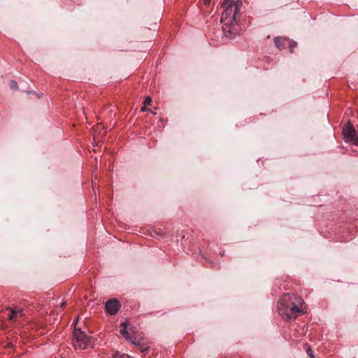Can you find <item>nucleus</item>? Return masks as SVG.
<instances>
[{
  "label": "nucleus",
  "instance_id": "obj_2",
  "mask_svg": "<svg viewBox=\"0 0 358 358\" xmlns=\"http://www.w3.org/2000/svg\"><path fill=\"white\" fill-rule=\"evenodd\" d=\"M278 311L288 319H295L305 313L306 307L301 297L289 293L284 294L278 302Z\"/></svg>",
  "mask_w": 358,
  "mask_h": 358
},
{
  "label": "nucleus",
  "instance_id": "obj_11",
  "mask_svg": "<svg viewBox=\"0 0 358 358\" xmlns=\"http://www.w3.org/2000/svg\"><path fill=\"white\" fill-rule=\"evenodd\" d=\"M9 86L12 90H16L17 88V82L15 80H10L9 83Z\"/></svg>",
  "mask_w": 358,
  "mask_h": 358
},
{
  "label": "nucleus",
  "instance_id": "obj_17",
  "mask_svg": "<svg viewBox=\"0 0 358 358\" xmlns=\"http://www.w3.org/2000/svg\"><path fill=\"white\" fill-rule=\"evenodd\" d=\"M310 358H314V357H310Z\"/></svg>",
  "mask_w": 358,
  "mask_h": 358
},
{
  "label": "nucleus",
  "instance_id": "obj_1",
  "mask_svg": "<svg viewBox=\"0 0 358 358\" xmlns=\"http://www.w3.org/2000/svg\"><path fill=\"white\" fill-rule=\"evenodd\" d=\"M241 6V0H224L222 3L224 10L222 15L221 22L223 23L224 36L227 38H234L238 33L236 18Z\"/></svg>",
  "mask_w": 358,
  "mask_h": 358
},
{
  "label": "nucleus",
  "instance_id": "obj_5",
  "mask_svg": "<svg viewBox=\"0 0 358 358\" xmlns=\"http://www.w3.org/2000/svg\"><path fill=\"white\" fill-rule=\"evenodd\" d=\"M343 134L346 142H352L358 145V130L350 122L343 129Z\"/></svg>",
  "mask_w": 358,
  "mask_h": 358
},
{
  "label": "nucleus",
  "instance_id": "obj_14",
  "mask_svg": "<svg viewBox=\"0 0 358 358\" xmlns=\"http://www.w3.org/2000/svg\"><path fill=\"white\" fill-rule=\"evenodd\" d=\"M212 0H203V3L206 6H208Z\"/></svg>",
  "mask_w": 358,
  "mask_h": 358
},
{
  "label": "nucleus",
  "instance_id": "obj_15",
  "mask_svg": "<svg viewBox=\"0 0 358 358\" xmlns=\"http://www.w3.org/2000/svg\"><path fill=\"white\" fill-rule=\"evenodd\" d=\"M66 305V302H62L60 305L61 308H64Z\"/></svg>",
  "mask_w": 358,
  "mask_h": 358
},
{
  "label": "nucleus",
  "instance_id": "obj_12",
  "mask_svg": "<svg viewBox=\"0 0 358 358\" xmlns=\"http://www.w3.org/2000/svg\"><path fill=\"white\" fill-rule=\"evenodd\" d=\"M306 352H307V354L308 355V356H309L310 357H313V351H312V350H311V348H310V346H308V347H307V348H306Z\"/></svg>",
  "mask_w": 358,
  "mask_h": 358
},
{
  "label": "nucleus",
  "instance_id": "obj_8",
  "mask_svg": "<svg viewBox=\"0 0 358 358\" xmlns=\"http://www.w3.org/2000/svg\"><path fill=\"white\" fill-rule=\"evenodd\" d=\"M120 308V303L116 299L108 301L105 305V309L110 315H115L117 313Z\"/></svg>",
  "mask_w": 358,
  "mask_h": 358
},
{
  "label": "nucleus",
  "instance_id": "obj_7",
  "mask_svg": "<svg viewBox=\"0 0 358 358\" xmlns=\"http://www.w3.org/2000/svg\"><path fill=\"white\" fill-rule=\"evenodd\" d=\"M131 341L143 355H146L149 346L143 338L134 336Z\"/></svg>",
  "mask_w": 358,
  "mask_h": 358
},
{
  "label": "nucleus",
  "instance_id": "obj_6",
  "mask_svg": "<svg viewBox=\"0 0 358 358\" xmlns=\"http://www.w3.org/2000/svg\"><path fill=\"white\" fill-rule=\"evenodd\" d=\"M275 44L279 50L285 49L287 48H290V52H293V49L296 47V43L293 42L287 38H283L281 37H276L274 39Z\"/></svg>",
  "mask_w": 358,
  "mask_h": 358
},
{
  "label": "nucleus",
  "instance_id": "obj_16",
  "mask_svg": "<svg viewBox=\"0 0 358 358\" xmlns=\"http://www.w3.org/2000/svg\"><path fill=\"white\" fill-rule=\"evenodd\" d=\"M141 110H142L143 111H145V110H147V108H146L145 106H143V107L141 108Z\"/></svg>",
  "mask_w": 358,
  "mask_h": 358
},
{
  "label": "nucleus",
  "instance_id": "obj_10",
  "mask_svg": "<svg viewBox=\"0 0 358 358\" xmlns=\"http://www.w3.org/2000/svg\"><path fill=\"white\" fill-rule=\"evenodd\" d=\"M112 358H130V357L127 354H122L117 352L113 355Z\"/></svg>",
  "mask_w": 358,
  "mask_h": 358
},
{
  "label": "nucleus",
  "instance_id": "obj_13",
  "mask_svg": "<svg viewBox=\"0 0 358 358\" xmlns=\"http://www.w3.org/2000/svg\"><path fill=\"white\" fill-rule=\"evenodd\" d=\"M152 102V99L150 96H147L145 99L144 104L145 105H150Z\"/></svg>",
  "mask_w": 358,
  "mask_h": 358
},
{
  "label": "nucleus",
  "instance_id": "obj_4",
  "mask_svg": "<svg viewBox=\"0 0 358 358\" xmlns=\"http://www.w3.org/2000/svg\"><path fill=\"white\" fill-rule=\"evenodd\" d=\"M24 315L23 310L17 307H8L2 313V317L11 322H16Z\"/></svg>",
  "mask_w": 358,
  "mask_h": 358
},
{
  "label": "nucleus",
  "instance_id": "obj_3",
  "mask_svg": "<svg viewBox=\"0 0 358 358\" xmlns=\"http://www.w3.org/2000/svg\"><path fill=\"white\" fill-rule=\"evenodd\" d=\"M72 343L76 350H85L93 346L92 338L77 329L73 331Z\"/></svg>",
  "mask_w": 358,
  "mask_h": 358
},
{
  "label": "nucleus",
  "instance_id": "obj_9",
  "mask_svg": "<svg viewBox=\"0 0 358 358\" xmlns=\"http://www.w3.org/2000/svg\"><path fill=\"white\" fill-rule=\"evenodd\" d=\"M128 322H124L121 323V327L122 329H120V333L128 341L132 340L133 337H131L129 334L127 328L128 327Z\"/></svg>",
  "mask_w": 358,
  "mask_h": 358
}]
</instances>
